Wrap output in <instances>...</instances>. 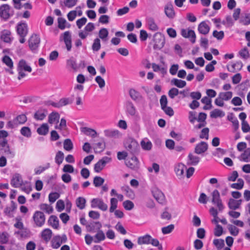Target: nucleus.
I'll list each match as a JSON object with an SVG mask.
<instances>
[{"label": "nucleus", "instance_id": "54", "mask_svg": "<svg viewBox=\"0 0 250 250\" xmlns=\"http://www.w3.org/2000/svg\"><path fill=\"white\" fill-rule=\"evenodd\" d=\"M129 93L130 97L134 101H136L141 98L140 93L135 89H131L129 90Z\"/></svg>", "mask_w": 250, "mask_h": 250}, {"label": "nucleus", "instance_id": "14", "mask_svg": "<svg viewBox=\"0 0 250 250\" xmlns=\"http://www.w3.org/2000/svg\"><path fill=\"white\" fill-rule=\"evenodd\" d=\"M62 40L65 44L67 50L70 51L72 47V41L71 35L69 31H66L63 34Z\"/></svg>", "mask_w": 250, "mask_h": 250}, {"label": "nucleus", "instance_id": "48", "mask_svg": "<svg viewBox=\"0 0 250 250\" xmlns=\"http://www.w3.org/2000/svg\"><path fill=\"white\" fill-rule=\"evenodd\" d=\"M220 98L225 101H228L230 100L232 97V93L231 91H228L225 92H220L219 94Z\"/></svg>", "mask_w": 250, "mask_h": 250}, {"label": "nucleus", "instance_id": "41", "mask_svg": "<svg viewBox=\"0 0 250 250\" xmlns=\"http://www.w3.org/2000/svg\"><path fill=\"white\" fill-rule=\"evenodd\" d=\"M147 24L149 29L153 31H156L158 30L159 28L154 20L152 18H149L147 20Z\"/></svg>", "mask_w": 250, "mask_h": 250}, {"label": "nucleus", "instance_id": "27", "mask_svg": "<svg viewBox=\"0 0 250 250\" xmlns=\"http://www.w3.org/2000/svg\"><path fill=\"white\" fill-rule=\"evenodd\" d=\"M48 223L54 229H58L59 228V221L57 216L51 215L48 220Z\"/></svg>", "mask_w": 250, "mask_h": 250}, {"label": "nucleus", "instance_id": "25", "mask_svg": "<svg viewBox=\"0 0 250 250\" xmlns=\"http://www.w3.org/2000/svg\"><path fill=\"white\" fill-rule=\"evenodd\" d=\"M52 235V230L49 229H45L41 233L42 239L46 242L50 241Z\"/></svg>", "mask_w": 250, "mask_h": 250}, {"label": "nucleus", "instance_id": "20", "mask_svg": "<svg viewBox=\"0 0 250 250\" xmlns=\"http://www.w3.org/2000/svg\"><path fill=\"white\" fill-rule=\"evenodd\" d=\"M165 13L169 19H172L175 17V13L173 5L171 3H168L165 5Z\"/></svg>", "mask_w": 250, "mask_h": 250}, {"label": "nucleus", "instance_id": "61", "mask_svg": "<svg viewBox=\"0 0 250 250\" xmlns=\"http://www.w3.org/2000/svg\"><path fill=\"white\" fill-rule=\"evenodd\" d=\"M117 203L118 200L117 199L115 198H112L110 199V207L109 208V211L110 212H114L115 209L117 208Z\"/></svg>", "mask_w": 250, "mask_h": 250}, {"label": "nucleus", "instance_id": "33", "mask_svg": "<svg viewBox=\"0 0 250 250\" xmlns=\"http://www.w3.org/2000/svg\"><path fill=\"white\" fill-rule=\"evenodd\" d=\"M81 131L84 134L95 137L97 135V132L93 129L87 127H83L81 128Z\"/></svg>", "mask_w": 250, "mask_h": 250}, {"label": "nucleus", "instance_id": "10", "mask_svg": "<svg viewBox=\"0 0 250 250\" xmlns=\"http://www.w3.org/2000/svg\"><path fill=\"white\" fill-rule=\"evenodd\" d=\"M33 219L36 226L41 227L44 224L45 217L43 212L37 211L33 215Z\"/></svg>", "mask_w": 250, "mask_h": 250}, {"label": "nucleus", "instance_id": "62", "mask_svg": "<svg viewBox=\"0 0 250 250\" xmlns=\"http://www.w3.org/2000/svg\"><path fill=\"white\" fill-rule=\"evenodd\" d=\"M92 49L94 51H98L101 48L100 40L98 38L94 40L92 46Z\"/></svg>", "mask_w": 250, "mask_h": 250}, {"label": "nucleus", "instance_id": "2", "mask_svg": "<svg viewBox=\"0 0 250 250\" xmlns=\"http://www.w3.org/2000/svg\"><path fill=\"white\" fill-rule=\"evenodd\" d=\"M17 70L19 74L18 79L20 80L26 76V74L24 71L31 72L32 71V68L24 60L21 59L19 62Z\"/></svg>", "mask_w": 250, "mask_h": 250}, {"label": "nucleus", "instance_id": "45", "mask_svg": "<svg viewBox=\"0 0 250 250\" xmlns=\"http://www.w3.org/2000/svg\"><path fill=\"white\" fill-rule=\"evenodd\" d=\"M244 185V182L242 179L239 178L237 180V183H233L230 185L231 188L236 189L238 190L243 188Z\"/></svg>", "mask_w": 250, "mask_h": 250}, {"label": "nucleus", "instance_id": "44", "mask_svg": "<svg viewBox=\"0 0 250 250\" xmlns=\"http://www.w3.org/2000/svg\"><path fill=\"white\" fill-rule=\"evenodd\" d=\"M171 83L172 84L179 88H183L186 85V81L177 79H173L171 80Z\"/></svg>", "mask_w": 250, "mask_h": 250}, {"label": "nucleus", "instance_id": "43", "mask_svg": "<svg viewBox=\"0 0 250 250\" xmlns=\"http://www.w3.org/2000/svg\"><path fill=\"white\" fill-rule=\"evenodd\" d=\"M228 119L230 121L234 128L235 130H237L239 128V122L236 118L234 117L232 114L228 116Z\"/></svg>", "mask_w": 250, "mask_h": 250}, {"label": "nucleus", "instance_id": "19", "mask_svg": "<svg viewBox=\"0 0 250 250\" xmlns=\"http://www.w3.org/2000/svg\"><path fill=\"white\" fill-rule=\"evenodd\" d=\"M125 108L126 113L131 116H134L137 112L136 107L133 103L127 101L125 103Z\"/></svg>", "mask_w": 250, "mask_h": 250}, {"label": "nucleus", "instance_id": "29", "mask_svg": "<svg viewBox=\"0 0 250 250\" xmlns=\"http://www.w3.org/2000/svg\"><path fill=\"white\" fill-rule=\"evenodd\" d=\"M141 146L142 148L146 151H149L151 149L152 145L151 142L147 138L143 139L141 142Z\"/></svg>", "mask_w": 250, "mask_h": 250}, {"label": "nucleus", "instance_id": "4", "mask_svg": "<svg viewBox=\"0 0 250 250\" xmlns=\"http://www.w3.org/2000/svg\"><path fill=\"white\" fill-rule=\"evenodd\" d=\"M211 196L212 203L216 206L219 211H222L224 206L219 191L217 189L214 190L211 193Z\"/></svg>", "mask_w": 250, "mask_h": 250}, {"label": "nucleus", "instance_id": "15", "mask_svg": "<svg viewBox=\"0 0 250 250\" xmlns=\"http://www.w3.org/2000/svg\"><path fill=\"white\" fill-rule=\"evenodd\" d=\"M186 169V166L182 163H178L175 165L174 170L177 176H178L179 179L184 178V171Z\"/></svg>", "mask_w": 250, "mask_h": 250}, {"label": "nucleus", "instance_id": "31", "mask_svg": "<svg viewBox=\"0 0 250 250\" xmlns=\"http://www.w3.org/2000/svg\"><path fill=\"white\" fill-rule=\"evenodd\" d=\"M104 134L108 137L118 138L121 136L120 132L117 130L106 129L104 131Z\"/></svg>", "mask_w": 250, "mask_h": 250}, {"label": "nucleus", "instance_id": "64", "mask_svg": "<svg viewBox=\"0 0 250 250\" xmlns=\"http://www.w3.org/2000/svg\"><path fill=\"white\" fill-rule=\"evenodd\" d=\"M213 36L218 40H222L224 37V33L223 31H217L214 30L212 33Z\"/></svg>", "mask_w": 250, "mask_h": 250}, {"label": "nucleus", "instance_id": "3", "mask_svg": "<svg viewBox=\"0 0 250 250\" xmlns=\"http://www.w3.org/2000/svg\"><path fill=\"white\" fill-rule=\"evenodd\" d=\"M27 121V117L24 114L17 116L13 120L9 121L6 124L7 128L12 129L17 127L19 125L23 124Z\"/></svg>", "mask_w": 250, "mask_h": 250}, {"label": "nucleus", "instance_id": "26", "mask_svg": "<svg viewBox=\"0 0 250 250\" xmlns=\"http://www.w3.org/2000/svg\"><path fill=\"white\" fill-rule=\"evenodd\" d=\"M239 22L245 26L250 24V13H243L240 18Z\"/></svg>", "mask_w": 250, "mask_h": 250}, {"label": "nucleus", "instance_id": "57", "mask_svg": "<svg viewBox=\"0 0 250 250\" xmlns=\"http://www.w3.org/2000/svg\"><path fill=\"white\" fill-rule=\"evenodd\" d=\"M40 209L43 211H44L48 214L51 213L53 210L51 206L46 204H41L40 205Z\"/></svg>", "mask_w": 250, "mask_h": 250}, {"label": "nucleus", "instance_id": "7", "mask_svg": "<svg viewBox=\"0 0 250 250\" xmlns=\"http://www.w3.org/2000/svg\"><path fill=\"white\" fill-rule=\"evenodd\" d=\"M67 241V237L65 234L62 236L56 235L51 240V246L53 249L59 248L62 243H65Z\"/></svg>", "mask_w": 250, "mask_h": 250}, {"label": "nucleus", "instance_id": "59", "mask_svg": "<svg viewBox=\"0 0 250 250\" xmlns=\"http://www.w3.org/2000/svg\"><path fill=\"white\" fill-rule=\"evenodd\" d=\"M21 133L24 136L29 137L31 135L30 129L28 127L24 126L21 128Z\"/></svg>", "mask_w": 250, "mask_h": 250}, {"label": "nucleus", "instance_id": "12", "mask_svg": "<svg viewBox=\"0 0 250 250\" xmlns=\"http://www.w3.org/2000/svg\"><path fill=\"white\" fill-rule=\"evenodd\" d=\"M182 36L185 38L189 39L192 43H194L196 40V35L194 31L189 28L182 29L181 30Z\"/></svg>", "mask_w": 250, "mask_h": 250}, {"label": "nucleus", "instance_id": "9", "mask_svg": "<svg viewBox=\"0 0 250 250\" xmlns=\"http://www.w3.org/2000/svg\"><path fill=\"white\" fill-rule=\"evenodd\" d=\"M111 159L108 157H104L102 159L100 160L94 165V170L96 172H101L105 166L106 164L111 161Z\"/></svg>", "mask_w": 250, "mask_h": 250}, {"label": "nucleus", "instance_id": "13", "mask_svg": "<svg viewBox=\"0 0 250 250\" xmlns=\"http://www.w3.org/2000/svg\"><path fill=\"white\" fill-rule=\"evenodd\" d=\"M94 29V24L92 22H89L85 26L84 30L79 32V36L82 39H84L89 35V33L92 32Z\"/></svg>", "mask_w": 250, "mask_h": 250}, {"label": "nucleus", "instance_id": "30", "mask_svg": "<svg viewBox=\"0 0 250 250\" xmlns=\"http://www.w3.org/2000/svg\"><path fill=\"white\" fill-rule=\"evenodd\" d=\"M151 236L148 234L139 237L138 239V243L139 245L150 244Z\"/></svg>", "mask_w": 250, "mask_h": 250}, {"label": "nucleus", "instance_id": "53", "mask_svg": "<svg viewBox=\"0 0 250 250\" xmlns=\"http://www.w3.org/2000/svg\"><path fill=\"white\" fill-rule=\"evenodd\" d=\"M104 179L100 176H96L93 179V184L96 187L101 186L104 184Z\"/></svg>", "mask_w": 250, "mask_h": 250}, {"label": "nucleus", "instance_id": "51", "mask_svg": "<svg viewBox=\"0 0 250 250\" xmlns=\"http://www.w3.org/2000/svg\"><path fill=\"white\" fill-rule=\"evenodd\" d=\"M222 23L228 27L232 26L234 24L233 19L230 15L227 16L225 20L223 21Z\"/></svg>", "mask_w": 250, "mask_h": 250}, {"label": "nucleus", "instance_id": "63", "mask_svg": "<svg viewBox=\"0 0 250 250\" xmlns=\"http://www.w3.org/2000/svg\"><path fill=\"white\" fill-rule=\"evenodd\" d=\"M123 206L127 210H131L134 208V204L129 200H126L123 202Z\"/></svg>", "mask_w": 250, "mask_h": 250}, {"label": "nucleus", "instance_id": "36", "mask_svg": "<svg viewBox=\"0 0 250 250\" xmlns=\"http://www.w3.org/2000/svg\"><path fill=\"white\" fill-rule=\"evenodd\" d=\"M38 133L41 135H46L49 131V126L47 124H43L37 129Z\"/></svg>", "mask_w": 250, "mask_h": 250}, {"label": "nucleus", "instance_id": "5", "mask_svg": "<svg viewBox=\"0 0 250 250\" xmlns=\"http://www.w3.org/2000/svg\"><path fill=\"white\" fill-rule=\"evenodd\" d=\"M153 42H154L153 48L154 49L160 50L165 45V37L160 33H156L153 36Z\"/></svg>", "mask_w": 250, "mask_h": 250}, {"label": "nucleus", "instance_id": "1", "mask_svg": "<svg viewBox=\"0 0 250 250\" xmlns=\"http://www.w3.org/2000/svg\"><path fill=\"white\" fill-rule=\"evenodd\" d=\"M124 145L127 152L132 156H136L140 152V146L138 142L133 138L126 139Z\"/></svg>", "mask_w": 250, "mask_h": 250}, {"label": "nucleus", "instance_id": "18", "mask_svg": "<svg viewBox=\"0 0 250 250\" xmlns=\"http://www.w3.org/2000/svg\"><path fill=\"white\" fill-rule=\"evenodd\" d=\"M242 203V199L235 200L230 198L228 202V207L231 210H236L240 208Z\"/></svg>", "mask_w": 250, "mask_h": 250}, {"label": "nucleus", "instance_id": "47", "mask_svg": "<svg viewBox=\"0 0 250 250\" xmlns=\"http://www.w3.org/2000/svg\"><path fill=\"white\" fill-rule=\"evenodd\" d=\"M108 35V31L106 28H103L99 32V36L102 40L106 41Z\"/></svg>", "mask_w": 250, "mask_h": 250}, {"label": "nucleus", "instance_id": "24", "mask_svg": "<svg viewBox=\"0 0 250 250\" xmlns=\"http://www.w3.org/2000/svg\"><path fill=\"white\" fill-rule=\"evenodd\" d=\"M22 183L21 176L19 174H16L13 176L11 184L15 188H19L22 185Z\"/></svg>", "mask_w": 250, "mask_h": 250}, {"label": "nucleus", "instance_id": "52", "mask_svg": "<svg viewBox=\"0 0 250 250\" xmlns=\"http://www.w3.org/2000/svg\"><path fill=\"white\" fill-rule=\"evenodd\" d=\"M224 115V113L218 109H215L210 112V117L211 118H216L218 117H223Z\"/></svg>", "mask_w": 250, "mask_h": 250}, {"label": "nucleus", "instance_id": "46", "mask_svg": "<svg viewBox=\"0 0 250 250\" xmlns=\"http://www.w3.org/2000/svg\"><path fill=\"white\" fill-rule=\"evenodd\" d=\"M85 199L81 197L78 198L76 201L77 207L80 209H83L85 208Z\"/></svg>", "mask_w": 250, "mask_h": 250}, {"label": "nucleus", "instance_id": "34", "mask_svg": "<svg viewBox=\"0 0 250 250\" xmlns=\"http://www.w3.org/2000/svg\"><path fill=\"white\" fill-rule=\"evenodd\" d=\"M153 196L160 203L162 204L165 201V195L161 191L156 190L153 192Z\"/></svg>", "mask_w": 250, "mask_h": 250}, {"label": "nucleus", "instance_id": "16", "mask_svg": "<svg viewBox=\"0 0 250 250\" xmlns=\"http://www.w3.org/2000/svg\"><path fill=\"white\" fill-rule=\"evenodd\" d=\"M17 31L20 36L25 37L28 33L27 25L25 22H20L17 26Z\"/></svg>", "mask_w": 250, "mask_h": 250}, {"label": "nucleus", "instance_id": "37", "mask_svg": "<svg viewBox=\"0 0 250 250\" xmlns=\"http://www.w3.org/2000/svg\"><path fill=\"white\" fill-rule=\"evenodd\" d=\"M66 64L68 67L75 71H76L78 68L76 60L73 57H71L66 61Z\"/></svg>", "mask_w": 250, "mask_h": 250}, {"label": "nucleus", "instance_id": "21", "mask_svg": "<svg viewBox=\"0 0 250 250\" xmlns=\"http://www.w3.org/2000/svg\"><path fill=\"white\" fill-rule=\"evenodd\" d=\"M208 148L207 143L205 142H201L196 146L194 152L197 154H201L206 152Z\"/></svg>", "mask_w": 250, "mask_h": 250}, {"label": "nucleus", "instance_id": "40", "mask_svg": "<svg viewBox=\"0 0 250 250\" xmlns=\"http://www.w3.org/2000/svg\"><path fill=\"white\" fill-rule=\"evenodd\" d=\"M101 227L102 225L99 222L91 223L90 224H87V225L86 226L87 230L88 231H92L94 230L95 229L99 230L101 229Z\"/></svg>", "mask_w": 250, "mask_h": 250}, {"label": "nucleus", "instance_id": "23", "mask_svg": "<svg viewBox=\"0 0 250 250\" xmlns=\"http://www.w3.org/2000/svg\"><path fill=\"white\" fill-rule=\"evenodd\" d=\"M198 30L201 34L207 35L209 32L210 27L205 21H203L198 25Z\"/></svg>", "mask_w": 250, "mask_h": 250}, {"label": "nucleus", "instance_id": "11", "mask_svg": "<svg viewBox=\"0 0 250 250\" xmlns=\"http://www.w3.org/2000/svg\"><path fill=\"white\" fill-rule=\"evenodd\" d=\"M13 13L10 12V8L8 4H3L0 7V17L4 20H8Z\"/></svg>", "mask_w": 250, "mask_h": 250}, {"label": "nucleus", "instance_id": "22", "mask_svg": "<svg viewBox=\"0 0 250 250\" xmlns=\"http://www.w3.org/2000/svg\"><path fill=\"white\" fill-rule=\"evenodd\" d=\"M2 61L9 68L5 69V70L12 74L13 72L12 69L13 67V62L12 59L9 56L5 55L3 57Z\"/></svg>", "mask_w": 250, "mask_h": 250}, {"label": "nucleus", "instance_id": "17", "mask_svg": "<svg viewBox=\"0 0 250 250\" xmlns=\"http://www.w3.org/2000/svg\"><path fill=\"white\" fill-rule=\"evenodd\" d=\"M126 166L132 169H136L139 167V161L135 156L132 157L125 162Z\"/></svg>", "mask_w": 250, "mask_h": 250}, {"label": "nucleus", "instance_id": "56", "mask_svg": "<svg viewBox=\"0 0 250 250\" xmlns=\"http://www.w3.org/2000/svg\"><path fill=\"white\" fill-rule=\"evenodd\" d=\"M9 235L6 232L0 233V243L2 244L7 243L9 240Z\"/></svg>", "mask_w": 250, "mask_h": 250}, {"label": "nucleus", "instance_id": "42", "mask_svg": "<svg viewBox=\"0 0 250 250\" xmlns=\"http://www.w3.org/2000/svg\"><path fill=\"white\" fill-rule=\"evenodd\" d=\"M188 158L189 159V162H188V165H196L199 162L200 158L199 157L196 156H194L192 154L190 153L188 156Z\"/></svg>", "mask_w": 250, "mask_h": 250}, {"label": "nucleus", "instance_id": "32", "mask_svg": "<svg viewBox=\"0 0 250 250\" xmlns=\"http://www.w3.org/2000/svg\"><path fill=\"white\" fill-rule=\"evenodd\" d=\"M60 119V114L58 112H53L48 116V122L51 124L58 123Z\"/></svg>", "mask_w": 250, "mask_h": 250}, {"label": "nucleus", "instance_id": "50", "mask_svg": "<svg viewBox=\"0 0 250 250\" xmlns=\"http://www.w3.org/2000/svg\"><path fill=\"white\" fill-rule=\"evenodd\" d=\"M213 243L218 250H220L225 246L224 241L221 239H215L213 240Z\"/></svg>", "mask_w": 250, "mask_h": 250}, {"label": "nucleus", "instance_id": "35", "mask_svg": "<svg viewBox=\"0 0 250 250\" xmlns=\"http://www.w3.org/2000/svg\"><path fill=\"white\" fill-rule=\"evenodd\" d=\"M243 67V63L241 61H238L231 65V68H229V66H227L229 71L231 72H235L236 71H240L241 70Z\"/></svg>", "mask_w": 250, "mask_h": 250}, {"label": "nucleus", "instance_id": "60", "mask_svg": "<svg viewBox=\"0 0 250 250\" xmlns=\"http://www.w3.org/2000/svg\"><path fill=\"white\" fill-rule=\"evenodd\" d=\"M228 228L231 235L233 236H237L238 235L239 233V229L235 226L232 225H229Z\"/></svg>", "mask_w": 250, "mask_h": 250}, {"label": "nucleus", "instance_id": "38", "mask_svg": "<svg viewBox=\"0 0 250 250\" xmlns=\"http://www.w3.org/2000/svg\"><path fill=\"white\" fill-rule=\"evenodd\" d=\"M95 243H99L105 239V237L104 233L101 230L99 229L96 234L93 237Z\"/></svg>", "mask_w": 250, "mask_h": 250}, {"label": "nucleus", "instance_id": "28", "mask_svg": "<svg viewBox=\"0 0 250 250\" xmlns=\"http://www.w3.org/2000/svg\"><path fill=\"white\" fill-rule=\"evenodd\" d=\"M1 40L7 43H9L12 41L11 37V32L7 30H4L1 32Z\"/></svg>", "mask_w": 250, "mask_h": 250}, {"label": "nucleus", "instance_id": "55", "mask_svg": "<svg viewBox=\"0 0 250 250\" xmlns=\"http://www.w3.org/2000/svg\"><path fill=\"white\" fill-rule=\"evenodd\" d=\"M63 148L67 151H70L73 148V144L69 139H66L64 141Z\"/></svg>", "mask_w": 250, "mask_h": 250}, {"label": "nucleus", "instance_id": "6", "mask_svg": "<svg viewBox=\"0 0 250 250\" xmlns=\"http://www.w3.org/2000/svg\"><path fill=\"white\" fill-rule=\"evenodd\" d=\"M41 40L40 37L36 34L32 35L28 41L29 47L30 50L36 52L39 47Z\"/></svg>", "mask_w": 250, "mask_h": 250}, {"label": "nucleus", "instance_id": "58", "mask_svg": "<svg viewBox=\"0 0 250 250\" xmlns=\"http://www.w3.org/2000/svg\"><path fill=\"white\" fill-rule=\"evenodd\" d=\"M64 158V154L61 151H59L55 157V161L58 165H60L63 161Z\"/></svg>", "mask_w": 250, "mask_h": 250}, {"label": "nucleus", "instance_id": "39", "mask_svg": "<svg viewBox=\"0 0 250 250\" xmlns=\"http://www.w3.org/2000/svg\"><path fill=\"white\" fill-rule=\"evenodd\" d=\"M240 160L245 162H250V148H248L245 149L244 152L241 155Z\"/></svg>", "mask_w": 250, "mask_h": 250}, {"label": "nucleus", "instance_id": "49", "mask_svg": "<svg viewBox=\"0 0 250 250\" xmlns=\"http://www.w3.org/2000/svg\"><path fill=\"white\" fill-rule=\"evenodd\" d=\"M4 154L8 158H13L15 156L14 152L10 148L9 146L2 148Z\"/></svg>", "mask_w": 250, "mask_h": 250}, {"label": "nucleus", "instance_id": "8", "mask_svg": "<svg viewBox=\"0 0 250 250\" xmlns=\"http://www.w3.org/2000/svg\"><path fill=\"white\" fill-rule=\"evenodd\" d=\"M91 206L92 208H98L103 211H106L107 209L108 206L104 203L103 200L100 198H94L91 200Z\"/></svg>", "mask_w": 250, "mask_h": 250}]
</instances>
